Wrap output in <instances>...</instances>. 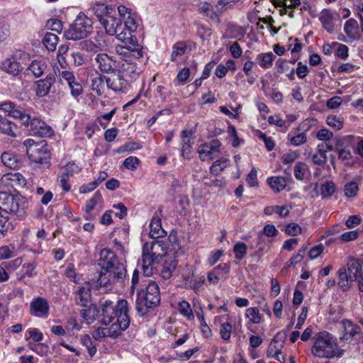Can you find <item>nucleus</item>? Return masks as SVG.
<instances>
[{"instance_id":"a19ab883","label":"nucleus","mask_w":363,"mask_h":363,"mask_svg":"<svg viewBox=\"0 0 363 363\" xmlns=\"http://www.w3.org/2000/svg\"><path fill=\"white\" fill-rule=\"evenodd\" d=\"M245 316L249 318V323L252 324H259L262 320V315L257 307L248 308L246 310Z\"/></svg>"},{"instance_id":"f03ea898","label":"nucleus","mask_w":363,"mask_h":363,"mask_svg":"<svg viewBox=\"0 0 363 363\" xmlns=\"http://www.w3.org/2000/svg\"><path fill=\"white\" fill-rule=\"evenodd\" d=\"M100 268L98 283L100 286H107L115 283H123L126 269L122 259L111 250L104 248L100 251L96 261Z\"/></svg>"},{"instance_id":"8fccbe9b","label":"nucleus","mask_w":363,"mask_h":363,"mask_svg":"<svg viewBox=\"0 0 363 363\" xmlns=\"http://www.w3.org/2000/svg\"><path fill=\"white\" fill-rule=\"evenodd\" d=\"M247 252V245L242 242H238L233 247V252L237 259L241 260L244 258Z\"/></svg>"},{"instance_id":"052dcab7","label":"nucleus","mask_w":363,"mask_h":363,"mask_svg":"<svg viewBox=\"0 0 363 363\" xmlns=\"http://www.w3.org/2000/svg\"><path fill=\"white\" fill-rule=\"evenodd\" d=\"M334 46H337V49L335 50V55L338 57L342 60H345L348 57V47L344 44H340L338 43H333Z\"/></svg>"},{"instance_id":"72a5a7b5","label":"nucleus","mask_w":363,"mask_h":363,"mask_svg":"<svg viewBox=\"0 0 363 363\" xmlns=\"http://www.w3.org/2000/svg\"><path fill=\"white\" fill-rule=\"evenodd\" d=\"M267 184L275 192L284 190L287 184V180L284 177H272L267 179Z\"/></svg>"},{"instance_id":"49530a36","label":"nucleus","mask_w":363,"mask_h":363,"mask_svg":"<svg viewBox=\"0 0 363 363\" xmlns=\"http://www.w3.org/2000/svg\"><path fill=\"white\" fill-rule=\"evenodd\" d=\"M142 148V144L139 142L130 141L125 143L124 145L120 146L117 152L123 153V152H132L135 150H138Z\"/></svg>"},{"instance_id":"e2e57ef3","label":"nucleus","mask_w":363,"mask_h":363,"mask_svg":"<svg viewBox=\"0 0 363 363\" xmlns=\"http://www.w3.org/2000/svg\"><path fill=\"white\" fill-rule=\"evenodd\" d=\"M285 233L290 236H296L301 233V228L296 223H291L285 227Z\"/></svg>"},{"instance_id":"1a4fd4ad","label":"nucleus","mask_w":363,"mask_h":363,"mask_svg":"<svg viewBox=\"0 0 363 363\" xmlns=\"http://www.w3.org/2000/svg\"><path fill=\"white\" fill-rule=\"evenodd\" d=\"M133 80L126 79L118 70L114 71L108 77L106 86L116 94H126L132 88Z\"/></svg>"},{"instance_id":"5701e85b","label":"nucleus","mask_w":363,"mask_h":363,"mask_svg":"<svg viewBox=\"0 0 363 363\" xmlns=\"http://www.w3.org/2000/svg\"><path fill=\"white\" fill-rule=\"evenodd\" d=\"M56 82L54 74H50L43 79H40L35 82L36 95L39 97H43L48 95L50 91L52 84Z\"/></svg>"},{"instance_id":"f3484780","label":"nucleus","mask_w":363,"mask_h":363,"mask_svg":"<svg viewBox=\"0 0 363 363\" xmlns=\"http://www.w3.org/2000/svg\"><path fill=\"white\" fill-rule=\"evenodd\" d=\"M323 140L321 145H318V152L313 155L312 160L316 164H323L326 161L325 152L333 150V143L337 138H318Z\"/></svg>"},{"instance_id":"cd10ccee","label":"nucleus","mask_w":363,"mask_h":363,"mask_svg":"<svg viewBox=\"0 0 363 363\" xmlns=\"http://www.w3.org/2000/svg\"><path fill=\"white\" fill-rule=\"evenodd\" d=\"M47 69V64L41 60H34L26 69L28 75L33 74L35 78L41 77Z\"/></svg>"},{"instance_id":"ea45409f","label":"nucleus","mask_w":363,"mask_h":363,"mask_svg":"<svg viewBox=\"0 0 363 363\" xmlns=\"http://www.w3.org/2000/svg\"><path fill=\"white\" fill-rule=\"evenodd\" d=\"M336 189L335 184L331 181H326L319 188L320 195L323 199L330 198Z\"/></svg>"},{"instance_id":"0eeeda50","label":"nucleus","mask_w":363,"mask_h":363,"mask_svg":"<svg viewBox=\"0 0 363 363\" xmlns=\"http://www.w3.org/2000/svg\"><path fill=\"white\" fill-rule=\"evenodd\" d=\"M92 30V22L84 13H80L69 28L65 32V36L68 40H80L86 38Z\"/></svg>"},{"instance_id":"864d4df0","label":"nucleus","mask_w":363,"mask_h":363,"mask_svg":"<svg viewBox=\"0 0 363 363\" xmlns=\"http://www.w3.org/2000/svg\"><path fill=\"white\" fill-rule=\"evenodd\" d=\"M283 347H284L283 342H279L277 343V342H274L272 341L269 345V347H268V350L267 352V356L268 357H271L277 354L281 353V351Z\"/></svg>"},{"instance_id":"79ce46f5","label":"nucleus","mask_w":363,"mask_h":363,"mask_svg":"<svg viewBox=\"0 0 363 363\" xmlns=\"http://www.w3.org/2000/svg\"><path fill=\"white\" fill-rule=\"evenodd\" d=\"M58 40L59 38L56 34L48 32L45 35L43 43L48 50L53 51L56 49Z\"/></svg>"},{"instance_id":"338daca9","label":"nucleus","mask_w":363,"mask_h":363,"mask_svg":"<svg viewBox=\"0 0 363 363\" xmlns=\"http://www.w3.org/2000/svg\"><path fill=\"white\" fill-rule=\"evenodd\" d=\"M46 27L51 30L60 33L62 29V24L60 20L50 19L46 23Z\"/></svg>"},{"instance_id":"680f3d73","label":"nucleus","mask_w":363,"mask_h":363,"mask_svg":"<svg viewBox=\"0 0 363 363\" xmlns=\"http://www.w3.org/2000/svg\"><path fill=\"white\" fill-rule=\"evenodd\" d=\"M232 333V325L227 322L220 325V333L223 340H228L230 338Z\"/></svg>"},{"instance_id":"5fc2aeb1","label":"nucleus","mask_w":363,"mask_h":363,"mask_svg":"<svg viewBox=\"0 0 363 363\" xmlns=\"http://www.w3.org/2000/svg\"><path fill=\"white\" fill-rule=\"evenodd\" d=\"M26 333L29 335V337H26V340H28L29 338L32 339L35 342H40L43 339V334L40 331L39 329L35 328H31L27 330Z\"/></svg>"},{"instance_id":"e433bc0d","label":"nucleus","mask_w":363,"mask_h":363,"mask_svg":"<svg viewBox=\"0 0 363 363\" xmlns=\"http://www.w3.org/2000/svg\"><path fill=\"white\" fill-rule=\"evenodd\" d=\"M342 323L345 329L344 338L346 340L348 339L347 335H349V337H353L361 330V328L359 325L354 324L349 320H343Z\"/></svg>"},{"instance_id":"473e14b6","label":"nucleus","mask_w":363,"mask_h":363,"mask_svg":"<svg viewBox=\"0 0 363 363\" xmlns=\"http://www.w3.org/2000/svg\"><path fill=\"white\" fill-rule=\"evenodd\" d=\"M91 296L90 290L86 287L82 286L76 292V303L81 306H86L89 302Z\"/></svg>"},{"instance_id":"bb28decb","label":"nucleus","mask_w":363,"mask_h":363,"mask_svg":"<svg viewBox=\"0 0 363 363\" xmlns=\"http://www.w3.org/2000/svg\"><path fill=\"white\" fill-rule=\"evenodd\" d=\"M150 236L153 239L164 237L167 234L162 227V220L159 216H152L150 223Z\"/></svg>"},{"instance_id":"de8ad7c7","label":"nucleus","mask_w":363,"mask_h":363,"mask_svg":"<svg viewBox=\"0 0 363 363\" xmlns=\"http://www.w3.org/2000/svg\"><path fill=\"white\" fill-rule=\"evenodd\" d=\"M308 168L306 164L298 162L294 166V177L297 180H303Z\"/></svg>"},{"instance_id":"423d86ee","label":"nucleus","mask_w":363,"mask_h":363,"mask_svg":"<svg viewBox=\"0 0 363 363\" xmlns=\"http://www.w3.org/2000/svg\"><path fill=\"white\" fill-rule=\"evenodd\" d=\"M23 145L26 148L28 158L32 162L46 165L50 163V154L45 140L35 142L30 138L24 141Z\"/></svg>"},{"instance_id":"a18cd8bd","label":"nucleus","mask_w":363,"mask_h":363,"mask_svg":"<svg viewBox=\"0 0 363 363\" xmlns=\"http://www.w3.org/2000/svg\"><path fill=\"white\" fill-rule=\"evenodd\" d=\"M229 160L222 158L216 160L211 167V172L213 174H219L228 164Z\"/></svg>"},{"instance_id":"3c124183","label":"nucleus","mask_w":363,"mask_h":363,"mask_svg":"<svg viewBox=\"0 0 363 363\" xmlns=\"http://www.w3.org/2000/svg\"><path fill=\"white\" fill-rule=\"evenodd\" d=\"M186 50V45L184 43H178L173 45L171 60L175 62L177 57L182 56Z\"/></svg>"},{"instance_id":"603ef678","label":"nucleus","mask_w":363,"mask_h":363,"mask_svg":"<svg viewBox=\"0 0 363 363\" xmlns=\"http://www.w3.org/2000/svg\"><path fill=\"white\" fill-rule=\"evenodd\" d=\"M70 177L71 176L63 172L58 176L57 182L62 189L65 192H68L71 190V186L69 184Z\"/></svg>"},{"instance_id":"4c0bfd02","label":"nucleus","mask_w":363,"mask_h":363,"mask_svg":"<svg viewBox=\"0 0 363 363\" xmlns=\"http://www.w3.org/2000/svg\"><path fill=\"white\" fill-rule=\"evenodd\" d=\"M147 250L149 252L156 256L158 258L162 257L165 255V250L164 243L160 240H154L151 242L150 245L147 243Z\"/></svg>"},{"instance_id":"f704fd0d","label":"nucleus","mask_w":363,"mask_h":363,"mask_svg":"<svg viewBox=\"0 0 363 363\" xmlns=\"http://www.w3.org/2000/svg\"><path fill=\"white\" fill-rule=\"evenodd\" d=\"M276 57L272 52L260 53L257 56L259 65L264 69L270 68Z\"/></svg>"},{"instance_id":"a878e982","label":"nucleus","mask_w":363,"mask_h":363,"mask_svg":"<svg viewBox=\"0 0 363 363\" xmlns=\"http://www.w3.org/2000/svg\"><path fill=\"white\" fill-rule=\"evenodd\" d=\"M91 10L100 23L106 18V16H111L115 13L114 8L112 6L101 2L95 3Z\"/></svg>"},{"instance_id":"774afa93","label":"nucleus","mask_w":363,"mask_h":363,"mask_svg":"<svg viewBox=\"0 0 363 363\" xmlns=\"http://www.w3.org/2000/svg\"><path fill=\"white\" fill-rule=\"evenodd\" d=\"M268 122L271 125H275L280 128L281 130L286 128V121L283 120L279 116H271L268 118Z\"/></svg>"},{"instance_id":"f257e3e1","label":"nucleus","mask_w":363,"mask_h":363,"mask_svg":"<svg viewBox=\"0 0 363 363\" xmlns=\"http://www.w3.org/2000/svg\"><path fill=\"white\" fill-rule=\"evenodd\" d=\"M99 307L102 323L110 325V327L96 330L93 334L95 339L106 337L117 338L128 328L130 323V309L125 299H118L116 304L109 299H103L99 302Z\"/></svg>"},{"instance_id":"bf43d9fd","label":"nucleus","mask_w":363,"mask_h":363,"mask_svg":"<svg viewBox=\"0 0 363 363\" xmlns=\"http://www.w3.org/2000/svg\"><path fill=\"white\" fill-rule=\"evenodd\" d=\"M358 189L357 184L354 182H350L345 186V195L347 197H353L357 194Z\"/></svg>"},{"instance_id":"13d9d810","label":"nucleus","mask_w":363,"mask_h":363,"mask_svg":"<svg viewBox=\"0 0 363 363\" xmlns=\"http://www.w3.org/2000/svg\"><path fill=\"white\" fill-rule=\"evenodd\" d=\"M198 319L199 320L201 327V333L205 337H209L211 336L212 333L210 327L208 325L205 320V318L203 313L197 314Z\"/></svg>"},{"instance_id":"b1692460","label":"nucleus","mask_w":363,"mask_h":363,"mask_svg":"<svg viewBox=\"0 0 363 363\" xmlns=\"http://www.w3.org/2000/svg\"><path fill=\"white\" fill-rule=\"evenodd\" d=\"M1 182L6 186H11L13 188L15 186L23 187L26 184L25 177L19 172L4 174L1 179Z\"/></svg>"},{"instance_id":"2eb2a0df","label":"nucleus","mask_w":363,"mask_h":363,"mask_svg":"<svg viewBox=\"0 0 363 363\" xmlns=\"http://www.w3.org/2000/svg\"><path fill=\"white\" fill-rule=\"evenodd\" d=\"M156 262H158V257L149 252L147 242L145 243L142 250L141 262L138 263V266L141 267L145 277H150L152 274L153 264Z\"/></svg>"},{"instance_id":"6ab92c4d","label":"nucleus","mask_w":363,"mask_h":363,"mask_svg":"<svg viewBox=\"0 0 363 363\" xmlns=\"http://www.w3.org/2000/svg\"><path fill=\"white\" fill-rule=\"evenodd\" d=\"M60 77L67 82L72 96L77 98L82 94V86L81 84L76 80V78L72 72L68 70L62 71L60 72Z\"/></svg>"},{"instance_id":"09e8293b","label":"nucleus","mask_w":363,"mask_h":363,"mask_svg":"<svg viewBox=\"0 0 363 363\" xmlns=\"http://www.w3.org/2000/svg\"><path fill=\"white\" fill-rule=\"evenodd\" d=\"M194 276L195 273L193 267H187L185 272L182 274L183 282L186 289H189L191 286Z\"/></svg>"},{"instance_id":"a211bd4d","label":"nucleus","mask_w":363,"mask_h":363,"mask_svg":"<svg viewBox=\"0 0 363 363\" xmlns=\"http://www.w3.org/2000/svg\"><path fill=\"white\" fill-rule=\"evenodd\" d=\"M220 142L216 139L209 143H204L199 146L198 152L201 160L215 158L216 153L219 152Z\"/></svg>"},{"instance_id":"f8f14e48","label":"nucleus","mask_w":363,"mask_h":363,"mask_svg":"<svg viewBox=\"0 0 363 363\" xmlns=\"http://www.w3.org/2000/svg\"><path fill=\"white\" fill-rule=\"evenodd\" d=\"M116 13L111 16H106V18L103 20L101 25L106 30V33L109 35H116L118 38H125V33H123L121 29V18L115 16Z\"/></svg>"},{"instance_id":"ddd939ff","label":"nucleus","mask_w":363,"mask_h":363,"mask_svg":"<svg viewBox=\"0 0 363 363\" xmlns=\"http://www.w3.org/2000/svg\"><path fill=\"white\" fill-rule=\"evenodd\" d=\"M102 203L103 197L99 191H96L86 203L84 219L86 220L94 219L102 208Z\"/></svg>"},{"instance_id":"c03bdc74","label":"nucleus","mask_w":363,"mask_h":363,"mask_svg":"<svg viewBox=\"0 0 363 363\" xmlns=\"http://www.w3.org/2000/svg\"><path fill=\"white\" fill-rule=\"evenodd\" d=\"M178 307L179 313L187 318L188 320H191L194 318L191 305L188 301L186 300L179 301Z\"/></svg>"},{"instance_id":"6e6d98bb","label":"nucleus","mask_w":363,"mask_h":363,"mask_svg":"<svg viewBox=\"0 0 363 363\" xmlns=\"http://www.w3.org/2000/svg\"><path fill=\"white\" fill-rule=\"evenodd\" d=\"M65 276L70 279V281L74 283L79 284L81 280V277L79 274H77L75 272V268L73 264H69L67 267L65 272Z\"/></svg>"},{"instance_id":"393cba45","label":"nucleus","mask_w":363,"mask_h":363,"mask_svg":"<svg viewBox=\"0 0 363 363\" xmlns=\"http://www.w3.org/2000/svg\"><path fill=\"white\" fill-rule=\"evenodd\" d=\"M125 32V38H123L118 37V39L125 43L126 48L128 50L135 52L138 58L143 57V52L142 51L140 45L138 43L136 37L133 35V32Z\"/></svg>"},{"instance_id":"39448f33","label":"nucleus","mask_w":363,"mask_h":363,"mask_svg":"<svg viewBox=\"0 0 363 363\" xmlns=\"http://www.w3.org/2000/svg\"><path fill=\"white\" fill-rule=\"evenodd\" d=\"M313 339L311 352L315 357L328 359L335 357L337 345L331 334L327 331H321L316 333Z\"/></svg>"},{"instance_id":"7ed1b4c3","label":"nucleus","mask_w":363,"mask_h":363,"mask_svg":"<svg viewBox=\"0 0 363 363\" xmlns=\"http://www.w3.org/2000/svg\"><path fill=\"white\" fill-rule=\"evenodd\" d=\"M160 291L158 284L150 281L145 289L137 291L136 311L139 315L147 316L148 313L160 303Z\"/></svg>"},{"instance_id":"37998d69","label":"nucleus","mask_w":363,"mask_h":363,"mask_svg":"<svg viewBox=\"0 0 363 363\" xmlns=\"http://www.w3.org/2000/svg\"><path fill=\"white\" fill-rule=\"evenodd\" d=\"M121 29L123 33L125 31L134 32L137 29V23L135 18L130 14L125 18H121Z\"/></svg>"},{"instance_id":"dca6fc26","label":"nucleus","mask_w":363,"mask_h":363,"mask_svg":"<svg viewBox=\"0 0 363 363\" xmlns=\"http://www.w3.org/2000/svg\"><path fill=\"white\" fill-rule=\"evenodd\" d=\"M28 125L30 126L32 135L34 136H53L55 132L53 129L48 125L45 121L33 118L28 121Z\"/></svg>"},{"instance_id":"aec40b11","label":"nucleus","mask_w":363,"mask_h":363,"mask_svg":"<svg viewBox=\"0 0 363 363\" xmlns=\"http://www.w3.org/2000/svg\"><path fill=\"white\" fill-rule=\"evenodd\" d=\"M98 69L104 73H112L116 71L115 62L106 53H99L95 57Z\"/></svg>"},{"instance_id":"c756f323","label":"nucleus","mask_w":363,"mask_h":363,"mask_svg":"<svg viewBox=\"0 0 363 363\" xmlns=\"http://www.w3.org/2000/svg\"><path fill=\"white\" fill-rule=\"evenodd\" d=\"M319 21L323 25V28L329 33L334 31V25L333 23V14L329 9H324L320 13Z\"/></svg>"},{"instance_id":"c9c22d12","label":"nucleus","mask_w":363,"mask_h":363,"mask_svg":"<svg viewBox=\"0 0 363 363\" xmlns=\"http://www.w3.org/2000/svg\"><path fill=\"white\" fill-rule=\"evenodd\" d=\"M338 275V286L343 291H347L351 286L350 282L351 281L347 272V269L342 267L337 272Z\"/></svg>"},{"instance_id":"412c9836","label":"nucleus","mask_w":363,"mask_h":363,"mask_svg":"<svg viewBox=\"0 0 363 363\" xmlns=\"http://www.w3.org/2000/svg\"><path fill=\"white\" fill-rule=\"evenodd\" d=\"M118 72H121L125 77H130L129 80H133V82L137 79L140 72L138 69L137 64L129 60H123L121 62V69H118Z\"/></svg>"},{"instance_id":"4d7b16f0","label":"nucleus","mask_w":363,"mask_h":363,"mask_svg":"<svg viewBox=\"0 0 363 363\" xmlns=\"http://www.w3.org/2000/svg\"><path fill=\"white\" fill-rule=\"evenodd\" d=\"M12 133V123L0 116V134L9 135Z\"/></svg>"},{"instance_id":"9b49d317","label":"nucleus","mask_w":363,"mask_h":363,"mask_svg":"<svg viewBox=\"0 0 363 363\" xmlns=\"http://www.w3.org/2000/svg\"><path fill=\"white\" fill-rule=\"evenodd\" d=\"M1 110L6 112L9 116L19 119L23 125L28 126L30 116L14 102L8 101L1 103Z\"/></svg>"},{"instance_id":"c85d7f7f","label":"nucleus","mask_w":363,"mask_h":363,"mask_svg":"<svg viewBox=\"0 0 363 363\" xmlns=\"http://www.w3.org/2000/svg\"><path fill=\"white\" fill-rule=\"evenodd\" d=\"M3 164L10 169H17L21 165L20 157L14 152H5L1 155Z\"/></svg>"},{"instance_id":"4468645a","label":"nucleus","mask_w":363,"mask_h":363,"mask_svg":"<svg viewBox=\"0 0 363 363\" xmlns=\"http://www.w3.org/2000/svg\"><path fill=\"white\" fill-rule=\"evenodd\" d=\"M50 306L48 300L43 297L34 298L30 302V313L40 318H47L49 315Z\"/></svg>"},{"instance_id":"2f4dec72","label":"nucleus","mask_w":363,"mask_h":363,"mask_svg":"<svg viewBox=\"0 0 363 363\" xmlns=\"http://www.w3.org/2000/svg\"><path fill=\"white\" fill-rule=\"evenodd\" d=\"M108 77L97 74L91 79V89L95 91L98 96L104 94L105 91V85H106V80Z\"/></svg>"},{"instance_id":"7c9ffc66","label":"nucleus","mask_w":363,"mask_h":363,"mask_svg":"<svg viewBox=\"0 0 363 363\" xmlns=\"http://www.w3.org/2000/svg\"><path fill=\"white\" fill-rule=\"evenodd\" d=\"M357 28L358 23L354 18H350L344 25V32L351 40L360 39V35L356 31Z\"/></svg>"},{"instance_id":"0e129e2a","label":"nucleus","mask_w":363,"mask_h":363,"mask_svg":"<svg viewBox=\"0 0 363 363\" xmlns=\"http://www.w3.org/2000/svg\"><path fill=\"white\" fill-rule=\"evenodd\" d=\"M288 50H291V52H298L302 49V44L298 38H290L287 44Z\"/></svg>"},{"instance_id":"9d476101","label":"nucleus","mask_w":363,"mask_h":363,"mask_svg":"<svg viewBox=\"0 0 363 363\" xmlns=\"http://www.w3.org/2000/svg\"><path fill=\"white\" fill-rule=\"evenodd\" d=\"M347 267L350 281H356L359 291L363 293V259L351 258Z\"/></svg>"},{"instance_id":"69168bd1","label":"nucleus","mask_w":363,"mask_h":363,"mask_svg":"<svg viewBox=\"0 0 363 363\" xmlns=\"http://www.w3.org/2000/svg\"><path fill=\"white\" fill-rule=\"evenodd\" d=\"M139 162L140 160L137 157L130 156L123 161V166L128 169L134 170Z\"/></svg>"},{"instance_id":"4be33fe9","label":"nucleus","mask_w":363,"mask_h":363,"mask_svg":"<svg viewBox=\"0 0 363 363\" xmlns=\"http://www.w3.org/2000/svg\"><path fill=\"white\" fill-rule=\"evenodd\" d=\"M107 46L106 35L104 33H96L91 40L86 42V49L94 52L105 50Z\"/></svg>"},{"instance_id":"58836bf2","label":"nucleus","mask_w":363,"mask_h":363,"mask_svg":"<svg viewBox=\"0 0 363 363\" xmlns=\"http://www.w3.org/2000/svg\"><path fill=\"white\" fill-rule=\"evenodd\" d=\"M201 13L211 18L212 21L220 23V20L217 12L213 10V6L208 3H204L199 7Z\"/></svg>"},{"instance_id":"6e6552de","label":"nucleus","mask_w":363,"mask_h":363,"mask_svg":"<svg viewBox=\"0 0 363 363\" xmlns=\"http://www.w3.org/2000/svg\"><path fill=\"white\" fill-rule=\"evenodd\" d=\"M30 60V55L22 50H16L13 55L1 62V69L12 76L19 75L23 69L21 64Z\"/></svg>"},{"instance_id":"20e7f679","label":"nucleus","mask_w":363,"mask_h":363,"mask_svg":"<svg viewBox=\"0 0 363 363\" xmlns=\"http://www.w3.org/2000/svg\"><path fill=\"white\" fill-rule=\"evenodd\" d=\"M28 199L20 194H11L0 191V210L23 218L28 209Z\"/></svg>"}]
</instances>
